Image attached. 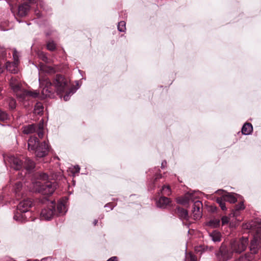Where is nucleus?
Here are the masks:
<instances>
[{
  "label": "nucleus",
  "instance_id": "nucleus-5",
  "mask_svg": "<svg viewBox=\"0 0 261 261\" xmlns=\"http://www.w3.org/2000/svg\"><path fill=\"white\" fill-rule=\"evenodd\" d=\"M248 245V239L247 237H242L239 240H233L230 243L231 250L238 253L244 251Z\"/></svg>",
  "mask_w": 261,
  "mask_h": 261
},
{
  "label": "nucleus",
  "instance_id": "nucleus-37",
  "mask_svg": "<svg viewBox=\"0 0 261 261\" xmlns=\"http://www.w3.org/2000/svg\"><path fill=\"white\" fill-rule=\"evenodd\" d=\"M14 219L17 221H25V218H24L23 217V216L22 214H20L18 213H17L15 214L14 216Z\"/></svg>",
  "mask_w": 261,
  "mask_h": 261
},
{
  "label": "nucleus",
  "instance_id": "nucleus-26",
  "mask_svg": "<svg viewBox=\"0 0 261 261\" xmlns=\"http://www.w3.org/2000/svg\"><path fill=\"white\" fill-rule=\"evenodd\" d=\"M43 107L41 102H37L34 108V113L37 115H40L43 112Z\"/></svg>",
  "mask_w": 261,
  "mask_h": 261
},
{
  "label": "nucleus",
  "instance_id": "nucleus-31",
  "mask_svg": "<svg viewBox=\"0 0 261 261\" xmlns=\"http://www.w3.org/2000/svg\"><path fill=\"white\" fill-rule=\"evenodd\" d=\"M38 57L39 58L41 59L43 61H44L45 63H49V59L47 57L45 53L42 51H40L38 53Z\"/></svg>",
  "mask_w": 261,
  "mask_h": 261
},
{
  "label": "nucleus",
  "instance_id": "nucleus-7",
  "mask_svg": "<svg viewBox=\"0 0 261 261\" xmlns=\"http://www.w3.org/2000/svg\"><path fill=\"white\" fill-rule=\"evenodd\" d=\"M55 212V203L54 201H50L46 208L42 210L40 213V217L42 219L49 220L51 219Z\"/></svg>",
  "mask_w": 261,
  "mask_h": 261
},
{
  "label": "nucleus",
  "instance_id": "nucleus-44",
  "mask_svg": "<svg viewBox=\"0 0 261 261\" xmlns=\"http://www.w3.org/2000/svg\"><path fill=\"white\" fill-rule=\"evenodd\" d=\"M162 177V176L161 174H158L156 175L155 178H154V181H156L158 179H159L160 178Z\"/></svg>",
  "mask_w": 261,
  "mask_h": 261
},
{
  "label": "nucleus",
  "instance_id": "nucleus-36",
  "mask_svg": "<svg viewBox=\"0 0 261 261\" xmlns=\"http://www.w3.org/2000/svg\"><path fill=\"white\" fill-rule=\"evenodd\" d=\"M56 45L54 41H49L47 44V48L50 51H53L56 49Z\"/></svg>",
  "mask_w": 261,
  "mask_h": 261
},
{
  "label": "nucleus",
  "instance_id": "nucleus-1",
  "mask_svg": "<svg viewBox=\"0 0 261 261\" xmlns=\"http://www.w3.org/2000/svg\"><path fill=\"white\" fill-rule=\"evenodd\" d=\"M39 80L40 85L44 86L41 91L43 98L54 97L55 89L54 87L58 94L64 92L68 87V81L61 75H56L53 84L48 79H46L43 82Z\"/></svg>",
  "mask_w": 261,
  "mask_h": 261
},
{
  "label": "nucleus",
  "instance_id": "nucleus-10",
  "mask_svg": "<svg viewBox=\"0 0 261 261\" xmlns=\"http://www.w3.org/2000/svg\"><path fill=\"white\" fill-rule=\"evenodd\" d=\"M202 207V204L201 201L197 200L194 203L192 213L194 219H198L201 217Z\"/></svg>",
  "mask_w": 261,
  "mask_h": 261
},
{
  "label": "nucleus",
  "instance_id": "nucleus-22",
  "mask_svg": "<svg viewBox=\"0 0 261 261\" xmlns=\"http://www.w3.org/2000/svg\"><path fill=\"white\" fill-rule=\"evenodd\" d=\"M23 167L27 170H31L35 167V163L31 160L27 158L23 164Z\"/></svg>",
  "mask_w": 261,
  "mask_h": 261
},
{
  "label": "nucleus",
  "instance_id": "nucleus-45",
  "mask_svg": "<svg viewBox=\"0 0 261 261\" xmlns=\"http://www.w3.org/2000/svg\"><path fill=\"white\" fill-rule=\"evenodd\" d=\"M50 260H51L50 257H46V258H42L41 259V261H50Z\"/></svg>",
  "mask_w": 261,
  "mask_h": 261
},
{
  "label": "nucleus",
  "instance_id": "nucleus-49",
  "mask_svg": "<svg viewBox=\"0 0 261 261\" xmlns=\"http://www.w3.org/2000/svg\"><path fill=\"white\" fill-rule=\"evenodd\" d=\"M113 207H112V206H111V207H110V209H111V210H112V209H113Z\"/></svg>",
  "mask_w": 261,
  "mask_h": 261
},
{
  "label": "nucleus",
  "instance_id": "nucleus-46",
  "mask_svg": "<svg viewBox=\"0 0 261 261\" xmlns=\"http://www.w3.org/2000/svg\"><path fill=\"white\" fill-rule=\"evenodd\" d=\"M98 222V220H95L94 221H93V224L94 225H96L97 224Z\"/></svg>",
  "mask_w": 261,
  "mask_h": 261
},
{
  "label": "nucleus",
  "instance_id": "nucleus-39",
  "mask_svg": "<svg viewBox=\"0 0 261 261\" xmlns=\"http://www.w3.org/2000/svg\"><path fill=\"white\" fill-rule=\"evenodd\" d=\"M39 131L38 132V137L40 138H42L43 136V124H39Z\"/></svg>",
  "mask_w": 261,
  "mask_h": 261
},
{
  "label": "nucleus",
  "instance_id": "nucleus-15",
  "mask_svg": "<svg viewBox=\"0 0 261 261\" xmlns=\"http://www.w3.org/2000/svg\"><path fill=\"white\" fill-rule=\"evenodd\" d=\"M30 9V6L29 4L24 3L20 5L18 9V15L20 16L23 17L27 15L29 10Z\"/></svg>",
  "mask_w": 261,
  "mask_h": 261
},
{
  "label": "nucleus",
  "instance_id": "nucleus-24",
  "mask_svg": "<svg viewBox=\"0 0 261 261\" xmlns=\"http://www.w3.org/2000/svg\"><path fill=\"white\" fill-rule=\"evenodd\" d=\"M220 222L219 219H213L207 222L206 225L211 228H216L219 225Z\"/></svg>",
  "mask_w": 261,
  "mask_h": 261
},
{
  "label": "nucleus",
  "instance_id": "nucleus-41",
  "mask_svg": "<svg viewBox=\"0 0 261 261\" xmlns=\"http://www.w3.org/2000/svg\"><path fill=\"white\" fill-rule=\"evenodd\" d=\"M80 167L77 165V166H75L73 167L72 170V172L74 174L76 173H78L80 172Z\"/></svg>",
  "mask_w": 261,
  "mask_h": 261
},
{
  "label": "nucleus",
  "instance_id": "nucleus-40",
  "mask_svg": "<svg viewBox=\"0 0 261 261\" xmlns=\"http://www.w3.org/2000/svg\"><path fill=\"white\" fill-rule=\"evenodd\" d=\"M222 225H225L228 223L229 222V218L226 216H223L222 219Z\"/></svg>",
  "mask_w": 261,
  "mask_h": 261
},
{
  "label": "nucleus",
  "instance_id": "nucleus-9",
  "mask_svg": "<svg viewBox=\"0 0 261 261\" xmlns=\"http://www.w3.org/2000/svg\"><path fill=\"white\" fill-rule=\"evenodd\" d=\"M49 150L48 145L44 142L41 144H39L35 150V154L38 158H42L45 156Z\"/></svg>",
  "mask_w": 261,
  "mask_h": 261
},
{
  "label": "nucleus",
  "instance_id": "nucleus-13",
  "mask_svg": "<svg viewBox=\"0 0 261 261\" xmlns=\"http://www.w3.org/2000/svg\"><path fill=\"white\" fill-rule=\"evenodd\" d=\"M39 144V141L36 137H31L28 142V149L31 150H36Z\"/></svg>",
  "mask_w": 261,
  "mask_h": 261
},
{
  "label": "nucleus",
  "instance_id": "nucleus-32",
  "mask_svg": "<svg viewBox=\"0 0 261 261\" xmlns=\"http://www.w3.org/2000/svg\"><path fill=\"white\" fill-rule=\"evenodd\" d=\"M9 118V116L8 114L2 110H0V120L5 121L7 120Z\"/></svg>",
  "mask_w": 261,
  "mask_h": 261
},
{
  "label": "nucleus",
  "instance_id": "nucleus-4",
  "mask_svg": "<svg viewBox=\"0 0 261 261\" xmlns=\"http://www.w3.org/2000/svg\"><path fill=\"white\" fill-rule=\"evenodd\" d=\"M244 227L252 230H255L256 231L253 240L251 241L250 246V250L251 253L256 254L258 249L261 248V224H256V222H251L246 224Z\"/></svg>",
  "mask_w": 261,
  "mask_h": 261
},
{
  "label": "nucleus",
  "instance_id": "nucleus-33",
  "mask_svg": "<svg viewBox=\"0 0 261 261\" xmlns=\"http://www.w3.org/2000/svg\"><path fill=\"white\" fill-rule=\"evenodd\" d=\"M75 91L74 88L70 89L69 91L64 96V100L67 101L69 100L70 97L72 95Z\"/></svg>",
  "mask_w": 261,
  "mask_h": 261
},
{
  "label": "nucleus",
  "instance_id": "nucleus-23",
  "mask_svg": "<svg viewBox=\"0 0 261 261\" xmlns=\"http://www.w3.org/2000/svg\"><path fill=\"white\" fill-rule=\"evenodd\" d=\"M36 128L35 124H31L23 127V133L25 134H29L34 133Z\"/></svg>",
  "mask_w": 261,
  "mask_h": 261
},
{
  "label": "nucleus",
  "instance_id": "nucleus-19",
  "mask_svg": "<svg viewBox=\"0 0 261 261\" xmlns=\"http://www.w3.org/2000/svg\"><path fill=\"white\" fill-rule=\"evenodd\" d=\"M22 185L21 182H17L14 186V191L17 198L23 196V193L21 192Z\"/></svg>",
  "mask_w": 261,
  "mask_h": 261
},
{
  "label": "nucleus",
  "instance_id": "nucleus-34",
  "mask_svg": "<svg viewBox=\"0 0 261 261\" xmlns=\"http://www.w3.org/2000/svg\"><path fill=\"white\" fill-rule=\"evenodd\" d=\"M186 261H197V258L191 252H189L186 254Z\"/></svg>",
  "mask_w": 261,
  "mask_h": 261
},
{
  "label": "nucleus",
  "instance_id": "nucleus-35",
  "mask_svg": "<svg viewBox=\"0 0 261 261\" xmlns=\"http://www.w3.org/2000/svg\"><path fill=\"white\" fill-rule=\"evenodd\" d=\"M118 30L119 31L123 32L125 30V22L124 21H121L118 23Z\"/></svg>",
  "mask_w": 261,
  "mask_h": 261
},
{
  "label": "nucleus",
  "instance_id": "nucleus-27",
  "mask_svg": "<svg viewBox=\"0 0 261 261\" xmlns=\"http://www.w3.org/2000/svg\"><path fill=\"white\" fill-rule=\"evenodd\" d=\"M190 198L188 196L180 197L176 199L177 203L181 204H186L189 203Z\"/></svg>",
  "mask_w": 261,
  "mask_h": 261
},
{
  "label": "nucleus",
  "instance_id": "nucleus-11",
  "mask_svg": "<svg viewBox=\"0 0 261 261\" xmlns=\"http://www.w3.org/2000/svg\"><path fill=\"white\" fill-rule=\"evenodd\" d=\"M32 205L33 202L30 199H24L19 202L17 209L22 213H26L29 211Z\"/></svg>",
  "mask_w": 261,
  "mask_h": 261
},
{
  "label": "nucleus",
  "instance_id": "nucleus-2",
  "mask_svg": "<svg viewBox=\"0 0 261 261\" xmlns=\"http://www.w3.org/2000/svg\"><path fill=\"white\" fill-rule=\"evenodd\" d=\"M38 180L33 182L32 191L40 193L44 195H51L57 188V183L46 181L48 175L44 173H40L38 175Z\"/></svg>",
  "mask_w": 261,
  "mask_h": 261
},
{
  "label": "nucleus",
  "instance_id": "nucleus-6",
  "mask_svg": "<svg viewBox=\"0 0 261 261\" xmlns=\"http://www.w3.org/2000/svg\"><path fill=\"white\" fill-rule=\"evenodd\" d=\"M4 159L6 165L15 170H19L23 167V163L21 159L14 155L4 156Z\"/></svg>",
  "mask_w": 261,
  "mask_h": 261
},
{
  "label": "nucleus",
  "instance_id": "nucleus-20",
  "mask_svg": "<svg viewBox=\"0 0 261 261\" xmlns=\"http://www.w3.org/2000/svg\"><path fill=\"white\" fill-rule=\"evenodd\" d=\"M210 237L214 242H219L221 241V233L216 230H214L212 233H210Z\"/></svg>",
  "mask_w": 261,
  "mask_h": 261
},
{
  "label": "nucleus",
  "instance_id": "nucleus-47",
  "mask_svg": "<svg viewBox=\"0 0 261 261\" xmlns=\"http://www.w3.org/2000/svg\"><path fill=\"white\" fill-rule=\"evenodd\" d=\"M110 204H107L105 205V207H108L109 205H110Z\"/></svg>",
  "mask_w": 261,
  "mask_h": 261
},
{
  "label": "nucleus",
  "instance_id": "nucleus-17",
  "mask_svg": "<svg viewBox=\"0 0 261 261\" xmlns=\"http://www.w3.org/2000/svg\"><path fill=\"white\" fill-rule=\"evenodd\" d=\"M66 201V199H63L62 201L59 202L58 203L57 210L60 214H64L66 212V207L65 205Z\"/></svg>",
  "mask_w": 261,
  "mask_h": 261
},
{
  "label": "nucleus",
  "instance_id": "nucleus-18",
  "mask_svg": "<svg viewBox=\"0 0 261 261\" xmlns=\"http://www.w3.org/2000/svg\"><path fill=\"white\" fill-rule=\"evenodd\" d=\"M253 130V127L251 123H246L244 124L242 128V133L245 135H248L251 134Z\"/></svg>",
  "mask_w": 261,
  "mask_h": 261
},
{
  "label": "nucleus",
  "instance_id": "nucleus-29",
  "mask_svg": "<svg viewBox=\"0 0 261 261\" xmlns=\"http://www.w3.org/2000/svg\"><path fill=\"white\" fill-rule=\"evenodd\" d=\"M41 69L44 72L48 73H52L55 71V69L53 67L46 65L42 66Z\"/></svg>",
  "mask_w": 261,
  "mask_h": 261
},
{
  "label": "nucleus",
  "instance_id": "nucleus-14",
  "mask_svg": "<svg viewBox=\"0 0 261 261\" xmlns=\"http://www.w3.org/2000/svg\"><path fill=\"white\" fill-rule=\"evenodd\" d=\"M175 213L181 220H187L189 219L188 211L180 207H177L175 209Z\"/></svg>",
  "mask_w": 261,
  "mask_h": 261
},
{
  "label": "nucleus",
  "instance_id": "nucleus-8",
  "mask_svg": "<svg viewBox=\"0 0 261 261\" xmlns=\"http://www.w3.org/2000/svg\"><path fill=\"white\" fill-rule=\"evenodd\" d=\"M13 56L14 58V62H7L6 66L7 70L9 71L11 73H16L18 71L17 64L18 63V56L16 50L13 51Z\"/></svg>",
  "mask_w": 261,
  "mask_h": 261
},
{
  "label": "nucleus",
  "instance_id": "nucleus-25",
  "mask_svg": "<svg viewBox=\"0 0 261 261\" xmlns=\"http://www.w3.org/2000/svg\"><path fill=\"white\" fill-rule=\"evenodd\" d=\"M245 207L243 202H240L239 204L236 205L234 209L232 211L231 215L233 217H236L238 215L240 210L244 209Z\"/></svg>",
  "mask_w": 261,
  "mask_h": 261
},
{
  "label": "nucleus",
  "instance_id": "nucleus-3",
  "mask_svg": "<svg viewBox=\"0 0 261 261\" xmlns=\"http://www.w3.org/2000/svg\"><path fill=\"white\" fill-rule=\"evenodd\" d=\"M9 84L11 89L20 100L28 99L29 97L35 98L39 95L36 91L32 92L23 89L21 82L14 77H11Z\"/></svg>",
  "mask_w": 261,
  "mask_h": 261
},
{
  "label": "nucleus",
  "instance_id": "nucleus-48",
  "mask_svg": "<svg viewBox=\"0 0 261 261\" xmlns=\"http://www.w3.org/2000/svg\"><path fill=\"white\" fill-rule=\"evenodd\" d=\"M246 259V258L244 259L243 258H242V261H245Z\"/></svg>",
  "mask_w": 261,
  "mask_h": 261
},
{
  "label": "nucleus",
  "instance_id": "nucleus-28",
  "mask_svg": "<svg viewBox=\"0 0 261 261\" xmlns=\"http://www.w3.org/2000/svg\"><path fill=\"white\" fill-rule=\"evenodd\" d=\"M217 202L219 204V206L221 207V209L223 211L226 210L227 208L225 206V200L223 199V197H218L216 199Z\"/></svg>",
  "mask_w": 261,
  "mask_h": 261
},
{
  "label": "nucleus",
  "instance_id": "nucleus-12",
  "mask_svg": "<svg viewBox=\"0 0 261 261\" xmlns=\"http://www.w3.org/2000/svg\"><path fill=\"white\" fill-rule=\"evenodd\" d=\"M232 251H229L225 246H221L220 248V254L223 261H226L232 257Z\"/></svg>",
  "mask_w": 261,
  "mask_h": 261
},
{
  "label": "nucleus",
  "instance_id": "nucleus-43",
  "mask_svg": "<svg viewBox=\"0 0 261 261\" xmlns=\"http://www.w3.org/2000/svg\"><path fill=\"white\" fill-rule=\"evenodd\" d=\"M166 164H167V162L166 161H163L162 163V164H161V168H164L166 166Z\"/></svg>",
  "mask_w": 261,
  "mask_h": 261
},
{
  "label": "nucleus",
  "instance_id": "nucleus-16",
  "mask_svg": "<svg viewBox=\"0 0 261 261\" xmlns=\"http://www.w3.org/2000/svg\"><path fill=\"white\" fill-rule=\"evenodd\" d=\"M170 202L171 200L169 198L165 196H161L157 201L156 204L158 207L165 208L170 204Z\"/></svg>",
  "mask_w": 261,
  "mask_h": 261
},
{
  "label": "nucleus",
  "instance_id": "nucleus-21",
  "mask_svg": "<svg viewBox=\"0 0 261 261\" xmlns=\"http://www.w3.org/2000/svg\"><path fill=\"white\" fill-rule=\"evenodd\" d=\"M225 201H228L231 203H234L237 201V198L233 194L227 193L222 196Z\"/></svg>",
  "mask_w": 261,
  "mask_h": 261
},
{
  "label": "nucleus",
  "instance_id": "nucleus-38",
  "mask_svg": "<svg viewBox=\"0 0 261 261\" xmlns=\"http://www.w3.org/2000/svg\"><path fill=\"white\" fill-rule=\"evenodd\" d=\"M9 106L10 109H14L16 107V102L13 98H10L9 99Z\"/></svg>",
  "mask_w": 261,
  "mask_h": 261
},
{
  "label": "nucleus",
  "instance_id": "nucleus-30",
  "mask_svg": "<svg viewBox=\"0 0 261 261\" xmlns=\"http://www.w3.org/2000/svg\"><path fill=\"white\" fill-rule=\"evenodd\" d=\"M161 193L163 195H170L171 194V191L170 188L168 186H164L163 187L161 190Z\"/></svg>",
  "mask_w": 261,
  "mask_h": 261
},
{
  "label": "nucleus",
  "instance_id": "nucleus-42",
  "mask_svg": "<svg viewBox=\"0 0 261 261\" xmlns=\"http://www.w3.org/2000/svg\"><path fill=\"white\" fill-rule=\"evenodd\" d=\"M107 261H117V258L116 256H113L109 258Z\"/></svg>",
  "mask_w": 261,
  "mask_h": 261
}]
</instances>
